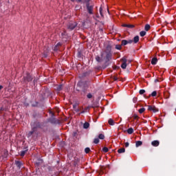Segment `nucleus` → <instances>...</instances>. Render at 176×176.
Here are the masks:
<instances>
[{
    "mask_svg": "<svg viewBox=\"0 0 176 176\" xmlns=\"http://www.w3.org/2000/svg\"><path fill=\"white\" fill-rule=\"evenodd\" d=\"M116 49H117V50H120V49H122V45H116Z\"/></svg>",
    "mask_w": 176,
    "mask_h": 176,
    "instance_id": "nucleus-29",
    "label": "nucleus"
},
{
    "mask_svg": "<svg viewBox=\"0 0 176 176\" xmlns=\"http://www.w3.org/2000/svg\"><path fill=\"white\" fill-rule=\"evenodd\" d=\"M54 52H57V50H58V47L57 45H56L54 47Z\"/></svg>",
    "mask_w": 176,
    "mask_h": 176,
    "instance_id": "nucleus-36",
    "label": "nucleus"
},
{
    "mask_svg": "<svg viewBox=\"0 0 176 176\" xmlns=\"http://www.w3.org/2000/svg\"><path fill=\"white\" fill-rule=\"evenodd\" d=\"M56 46L58 47L59 46H61V43H58L57 44H56Z\"/></svg>",
    "mask_w": 176,
    "mask_h": 176,
    "instance_id": "nucleus-41",
    "label": "nucleus"
},
{
    "mask_svg": "<svg viewBox=\"0 0 176 176\" xmlns=\"http://www.w3.org/2000/svg\"><path fill=\"white\" fill-rule=\"evenodd\" d=\"M98 138L100 140H104L105 138V136L103 134H100Z\"/></svg>",
    "mask_w": 176,
    "mask_h": 176,
    "instance_id": "nucleus-25",
    "label": "nucleus"
},
{
    "mask_svg": "<svg viewBox=\"0 0 176 176\" xmlns=\"http://www.w3.org/2000/svg\"><path fill=\"white\" fill-rule=\"evenodd\" d=\"M99 12H100V16H102V17L104 15L102 14V7L100 8Z\"/></svg>",
    "mask_w": 176,
    "mask_h": 176,
    "instance_id": "nucleus-33",
    "label": "nucleus"
},
{
    "mask_svg": "<svg viewBox=\"0 0 176 176\" xmlns=\"http://www.w3.org/2000/svg\"><path fill=\"white\" fill-rule=\"evenodd\" d=\"M127 67V63H122L121 65V68H122V69H126V68Z\"/></svg>",
    "mask_w": 176,
    "mask_h": 176,
    "instance_id": "nucleus-20",
    "label": "nucleus"
},
{
    "mask_svg": "<svg viewBox=\"0 0 176 176\" xmlns=\"http://www.w3.org/2000/svg\"><path fill=\"white\" fill-rule=\"evenodd\" d=\"M2 89H3V86L0 85V90H2Z\"/></svg>",
    "mask_w": 176,
    "mask_h": 176,
    "instance_id": "nucleus-44",
    "label": "nucleus"
},
{
    "mask_svg": "<svg viewBox=\"0 0 176 176\" xmlns=\"http://www.w3.org/2000/svg\"><path fill=\"white\" fill-rule=\"evenodd\" d=\"M133 118H134L135 120H137V119H138V116L136 114H134V115H133Z\"/></svg>",
    "mask_w": 176,
    "mask_h": 176,
    "instance_id": "nucleus-37",
    "label": "nucleus"
},
{
    "mask_svg": "<svg viewBox=\"0 0 176 176\" xmlns=\"http://www.w3.org/2000/svg\"><path fill=\"white\" fill-rule=\"evenodd\" d=\"M127 133L128 134H133V133H134V129H133V128H129L127 129Z\"/></svg>",
    "mask_w": 176,
    "mask_h": 176,
    "instance_id": "nucleus-15",
    "label": "nucleus"
},
{
    "mask_svg": "<svg viewBox=\"0 0 176 176\" xmlns=\"http://www.w3.org/2000/svg\"><path fill=\"white\" fill-rule=\"evenodd\" d=\"M139 93H140V94L142 95V94H144V93H145V90L144 89H140Z\"/></svg>",
    "mask_w": 176,
    "mask_h": 176,
    "instance_id": "nucleus-34",
    "label": "nucleus"
},
{
    "mask_svg": "<svg viewBox=\"0 0 176 176\" xmlns=\"http://www.w3.org/2000/svg\"><path fill=\"white\" fill-rule=\"evenodd\" d=\"M133 41L134 43H138V41H140V36H135Z\"/></svg>",
    "mask_w": 176,
    "mask_h": 176,
    "instance_id": "nucleus-10",
    "label": "nucleus"
},
{
    "mask_svg": "<svg viewBox=\"0 0 176 176\" xmlns=\"http://www.w3.org/2000/svg\"><path fill=\"white\" fill-rule=\"evenodd\" d=\"M155 82H157V80H156Z\"/></svg>",
    "mask_w": 176,
    "mask_h": 176,
    "instance_id": "nucleus-51",
    "label": "nucleus"
},
{
    "mask_svg": "<svg viewBox=\"0 0 176 176\" xmlns=\"http://www.w3.org/2000/svg\"><path fill=\"white\" fill-rule=\"evenodd\" d=\"M142 145V142L141 141H137L135 142V146L136 148H138V146H141Z\"/></svg>",
    "mask_w": 176,
    "mask_h": 176,
    "instance_id": "nucleus-16",
    "label": "nucleus"
},
{
    "mask_svg": "<svg viewBox=\"0 0 176 176\" xmlns=\"http://www.w3.org/2000/svg\"><path fill=\"white\" fill-rule=\"evenodd\" d=\"M125 151H126V149L124 148H120L118 151V153H124Z\"/></svg>",
    "mask_w": 176,
    "mask_h": 176,
    "instance_id": "nucleus-17",
    "label": "nucleus"
},
{
    "mask_svg": "<svg viewBox=\"0 0 176 176\" xmlns=\"http://www.w3.org/2000/svg\"><path fill=\"white\" fill-rule=\"evenodd\" d=\"M86 111H81L80 113H79V115H80V113H85Z\"/></svg>",
    "mask_w": 176,
    "mask_h": 176,
    "instance_id": "nucleus-45",
    "label": "nucleus"
},
{
    "mask_svg": "<svg viewBox=\"0 0 176 176\" xmlns=\"http://www.w3.org/2000/svg\"><path fill=\"white\" fill-rule=\"evenodd\" d=\"M128 43H127V40H122V45H123V46H126V45H127Z\"/></svg>",
    "mask_w": 176,
    "mask_h": 176,
    "instance_id": "nucleus-23",
    "label": "nucleus"
},
{
    "mask_svg": "<svg viewBox=\"0 0 176 176\" xmlns=\"http://www.w3.org/2000/svg\"><path fill=\"white\" fill-rule=\"evenodd\" d=\"M157 94V92L156 91H154L151 94L152 97H156V95Z\"/></svg>",
    "mask_w": 176,
    "mask_h": 176,
    "instance_id": "nucleus-26",
    "label": "nucleus"
},
{
    "mask_svg": "<svg viewBox=\"0 0 176 176\" xmlns=\"http://www.w3.org/2000/svg\"><path fill=\"white\" fill-rule=\"evenodd\" d=\"M157 63V58H153L151 60V64L152 65H156Z\"/></svg>",
    "mask_w": 176,
    "mask_h": 176,
    "instance_id": "nucleus-8",
    "label": "nucleus"
},
{
    "mask_svg": "<svg viewBox=\"0 0 176 176\" xmlns=\"http://www.w3.org/2000/svg\"><path fill=\"white\" fill-rule=\"evenodd\" d=\"M89 2H90V0H82V3H86V5L89 3Z\"/></svg>",
    "mask_w": 176,
    "mask_h": 176,
    "instance_id": "nucleus-28",
    "label": "nucleus"
},
{
    "mask_svg": "<svg viewBox=\"0 0 176 176\" xmlns=\"http://www.w3.org/2000/svg\"><path fill=\"white\" fill-rule=\"evenodd\" d=\"M138 112H139V113H144V112H145V108L142 107V108L140 109Z\"/></svg>",
    "mask_w": 176,
    "mask_h": 176,
    "instance_id": "nucleus-22",
    "label": "nucleus"
},
{
    "mask_svg": "<svg viewBox=\"0 0 176 176\" xmlns=\"http://www.w3.org/2000/svg\"><path fill=\"white\" fill-rule=\"evenodd\" d=\"M87 98H92L93 95H91V94H88L87 95Z\"/></svg>",
    "mask_w": 176,
    "mask_h": 176,
    "instance_id": "nucleus-35",
    "label": "nucleus"
},
{
    "mask_svg": "<svg viewBox=\"0 0 176 176\" xmlns=\"http://www.w3.org/2000/svg\"><path fill=\"white\" fill-rule=\"evenodd\" d=\"M65 35V32L62 33V36H64Z\"/></svg>",
    "mask_w": 176,
    "mask_h": 176,
    "instance_id": "nucleus-48",
    "label": "nucleus"
},
{
    "mask_svg": "<svg viewBox=\"0 0 176 176\" xmlns=\"http://www.w3.org/2000/svg\"><path fill=\"white\" fill-rule=\"evenodd\" d=\"M25 153H27V150L25 151H22L21 152V156H24V155H25Z\"/></svg>",
    "mask_w": 176,
    "mask_h": 176,
    "instance_id": "nucleus-32",
    "label": "nucleus"
},
{
    "mask_svg": "<svg viewBox=\"0 0 176 176\" xmlns=\"http://www.w3.org/2000/svg\"><path fill=\"white\" fill-rule=\"evenodd\" d=\"M75 111H76V112H79L80 110H79L78 108H77V109H75Z\"/></svg>",
    "mask_w": 176,
    "mask_h": 176,
    "instance_id": "nucleus-43",
    "label": "nucleus"
},
{
    "mask_svg": "<svg viewBox=\"0 0 176 176\" xmlns=\"http://www.w3.org/2000/svg\"><path fill=\"white\" fill-rule=\"evenodd\" d=\"M100 142V139L99 138H95L94 140V144H98Z\"/></svg>",
    "mask_w": 176,
    "mask_h": 176,
    "instance_id": "nucleus-27",
    "label": "nucleus"
},
{
    "mask_svg": "<svg viewBox=\"0 0 176 176\" xmlns=\"http://www.w3.org/2000/svg\"><path fill=\"white\" fill-rule=\"evenodd\" d=\"M72 1V2H74L75 1V0H71Z\"/></svg>",
    "mask_w": 176,
    "mask_h": 176,
    "instance_id": "nucleus-49",
    "label": "nucleus"
},
{
    "mask_svg": "<svg viewBox=\"0 0 176 176\" xmlns=\"http://www.w3.org/2000/svg\"><path fill=\"white\" fill-rule=\"evenodd\" d=\"M121 61H122V63H127V59L126 58V57H123L121 59Z\"/></svg>",
    "mask_w": 176,
    "mask_h": 176,
    "instance_id": "nucleus-24",
    "label": "nucleus"
},
{
    "mask_svg": "<svg viewBox=\"0 0 176 176\" xmlns=\"http://www.w3.org/2000/svg\"><path fill=\"white\" fill-rule=\"evenodd\" d=\"M55 89L57 91H60V90H63V85H56Z\"/></svg>",
    "mask_w": 176,
    "mask_h": 176,
    "instance_id": "nucleus-12",
    "label": "nucleus"
},
{
    "mask_svg": "<svg viewBox=\"0 0 176 176\" xmlns=\"http://www.w3.org/2000/svg\"><path fill=\"white\" fill-rule=\"evenodd\" d=\"M129 145H130V144L129 142H126L125 143V148H128Z\"/></svg>",
    "mask_w": 176,
    "mask_h": 176,
    "instance_id": "nucleus-38",
    "label": "nucleus"
},
{
    "mask_svg": "<svg viewBox=\"0 0 176 176\" xmlns=\"http://www.w3.org/2000/svg\"><path fill=\"white\" fill-rule=\"evenodd\" d=\"M140 36H145V35H146V32L142 31L140 32Z\"/></svg>",
    "mask_w": 176,
    "mask_h": 176,
    "instance_id": "nucleus-21",
    "label": "nucleus"
},
{
    "mask_svg": "<svg viewBox=\"0 0 176 176\" xmlns=\"http://www.w3.org/2000/svg\"><path fill=\"white\" fill-rule=\"evenodd\" d=\"M160 144V142H159V140H154L151 142V145L153 146H159Z\"/></svg>",
    "mask_w": 176,
    "mask_h": 176,
    "instance_id": "nucleus-5",
    "label": "nucleus"
},
{
    "mask_svg": "<svg viewBox=\"0 0 176 176\" xmlns=\"http://www.w3.org/2000/svg\"><path fill=\"white\" fill-rule=\"evenodd\" d=\"M113 80H118V77H114V78H113Z\"/></svg>",
    "mask_w": 176,
    "mask_h": 176,
    "instance_id": "nucleus-46",
    "label": "nucleus"
},
{
    "mask_svg": "<svg viewBox=\"0 0 176 176\" xmlns=\"http://www.w3.org/2000/svg\"><path fill=\"white\" fill-rule=\"evenodd\" d=\"M76 25H78V23H76V22H70L67 25V28L68 30L72 31V30H74L76 27Z\"/></svg>",
    "mask_w": 176,
    "mask_h": 176,
    "instance_id": "nucleus-3",
    "label": "nucleus"
},
{
    "mask_svg": "<svg viewBox=\"0 0 176 176\" xmlns=\"http://www.w3.org/2000/svg\"><path fill=\"white\" fill-rule=\"evenodd\" d=\"M145 31H149L151 30V25L149 24H146L144 27Z\"/></svg>",
    "mask_w": 176,
    "mask_h": 176,
    "instance_id": "nucleus-18",
    "label": "nucleus"
},
{
    "mask_svg": "<svg viewBox=\"0 0 176 176\" xmlns=\"http://www.w3.org/2000/svg\"><path fill=\"white\" fill-rule=\"evenodd\" d=\"M89 126H90V124H89V122H85V123L83 124L84 129H89Z\"/></svg>",
    "mask_w": 176,
    "mask_h": 176,
    "instance_id": "nucleus-19",
    "label": "nucleus"
},
{
    "mask_svg": "<svg viewBox=\"0 0 176 176\" xmlns=\"http://www.w3.org/2000/svg\"><path fill=\"white\" fill-rule=\"evenodd\" d=\"M108 123H109V124H110V126L115 125V121H113V120L112 118L109 119Z\"/></svg>",
    "mask_w": 176,
    "mask_h": 176,
    "instance_id": "nucleus-9",
    "label": "nucleus"
},
{
    "mask_svg": "<svg viewBox=\"0 0 176 176\" xmlns=\"http://www.w3.org/2000/svg\"><path fill=\"white\" fill-rule=\"evenodd\" d=\"M15 164L19 168H21V167H23V164L20 161H15Z\"/></svg>",
    "mask_w": 176,
    "mask_h": 176,
    "instance_id": "nucleus-6",
    "label": "nucleus"
},
{
    "mask_svg": "<svg viewBox=\"0 0 176 176\" xmlns=\"http://www.w3.org/2000/svg\"><path fill=\"white\" fill-rule=\"evenodd\" d=\"M148 110L151 111V112H154V113H155V112H158L159 111V109L156 108V107L151 105L148 106Z\"/></svg>",
    "mask_w": 176,
    "mask_h": 176,
    "instance_id": "nucleus-4",
    "label": "nucleus"
},
{
    "mask_svg": "<svg viewBox=\"0 0 176 176\" xmlns=\"http://www.w3.org/2000/svg\"><path fill=\"white\" fill-rule=\"evenodd\" d=\"M101 57L106 63L112 60V46L107 45L106 49L101 52Z\"/></svg>",
    "mask_w": 176,
    "mask_h": 176,
    "instance_id": "nucleus-1",
    "label": "nucleus"
},
{
    "mask_svg": "<svg viewBox=\"0 0 176 176\" xmlns=\"http://www.w3.org/2000/svg\"><path fill=\"white\" fill-rule=\"evenodd\" d=\"M26 80H28V82L32 80V76H31L30 74H27Z\"/></svg>",
    "mask_w": 176,
    "mask_h": 176,
    "instance_id": "nucleus-11",
    "label": "nucleus"
},
{
    "mask_svg": "<svg viewBox=\"0 0 176 176\" xmlns=\"http://www.w3.org/2000/svg\"><path fill=\"white\" fill-rule=\"evenodd\" d=\"M36 131V127H33L32 131L29 132V135H32Z\"/></svg>",
    "mask_w": 176,
    "mask_h": 176,
    "instance_id": "nucleus-14",
    "label": "nucleus"
},
{
    "mask_svg": "<svg viewBox=\"0 0 176 176\" xmlns=\"http://www.w3.org/2000/svg\"><path fill=\"white\" fill-rule=\"evenodd\" d=\"M123 27H126V28H134V25L130 24H124Z\"/></svg>",
    "mask_w": 176,
    "mask_h": 176,
    "instance_id": "nucleus-13",
    "label": "nucleus"
},
{
    "mask_svg": "<svg viewBox=\"0 0 176 176\" xmlns=\"http://www.w3.org/2000/svg\"><path fill=\"white\" fill-rule=\"evenodd\" d=\"M78 2H81L82 3V0H76Z\"/></svg>",
    "mask_w": 176,
    "mask_h": 176,
    "instance_id": "nucleus-47",
    "label": "nucleus"
},
{
    "mask_svg": "<svg viewBox=\"0 0 176 176\" xmlns=\"http://www.w3.org/2000/svg\"><path fill=\"white\" fill-rule=\"evenodd\" d=\"M133 102L135 104V102H137V98H134L133 99Z\"/></svg>",
    "mask_w": 176,
    "mask_h": 176,
    "instance_id": "nucleus-40",
    "label": "nucleus"
},
{
    "mask_svg": "<svg viewBox=\"0 0 176 176\" xmlns=\"http://www.w3.org/2000/svg\"><path fill=\"white\" fill-rule=\"evenodd\" d=\"M87 10L89 14H93V9H94V5H90V3L86 4Z\"/></svg>",
    "mask_w": 176,
    "mask_h": 176,
    "instance_id": "nucleus-2",
    "label": "nucleus"
},
{
    "mask_svg": "<svg viewBox=\"0 0 176 176\" xmlns=\"http://www.w3.org/2000/svg\"><path fill=\"white\" fill-rule=\"evenodd\" d=\"M85 153H89V152H90V148L89 147L85 148Z\"/></svg>",
    "mask_w": 176,
    "mask_h": 176,
    "instance_id": "nucleus-31",
    "label": "nucleus"
},
{
    "mask_svg": "<svg viewBox=\"0 0 176 176\" xmlns=\"http://www.w3.org/2000/svg\"><path fill=\"white\" fill-rule=\"evenodd\" d=\"M96 61H98V63H102V61H105L104 59L102 58V56L100 57L99 56H97L96 57Z\"/></svg>",
    "mask_w": 176,
    "mask_h": 176,
    "instance_id": "nucleus-7",
    "label": "nucleus"
},
{
    "mask_svg": "<svg viewBox=\"0 0 176 176\" xmlns=\"http://www.w3.org/2000/svg\"><path fill=\"white\" fill-rule=\"evenodd\" d=\"M87 109H89V107H87Z\"/></svg>",
    "mask_w": 176,
    "mask_h": 176,
    "instance_id": "nucleus-50",
    "label": "nucleus"
},
{
    "mask_svg": "<svg viewBox=\"0 0 176 176\" xmlns=\"http://www.w3.org/2000/svg\"><path fill=\"white\" fill-rule=\"evenodd\" d=\"M73 108H74V109H76L77 108H76V104H74L73 105Z\"/></svg>",
    "mask_w": 176,
    "mask_h": 176,
    "instance_id": "nucleus-42",
    "label": "nucleus"
},
{
    "mask_svg": "<svg viewBox=\"0 0 176 176\" xmlns=\"http://www.w3.org/2000/svg\"><path fill=\"white\" fill-rule=\"evenodd\" d=\"M103 152H104V153H107V152H108L109 149L108 147H104L102 148Z\"/></svg>",
    "mask_w": 176,
    "mask_h": 176,
    "instance_id": "nucleus-30",
    "label": "nucleus"
},
{
    "mask_svg": "<svg viewBox=\"0 0 176 176\" xmlns=\"http://www.w3.org/2000/svg\"><path fill=\"white\" fill-rule=\"evenodd\" d=\"M133 40H128L127 43H133Z\"/></svg>",
    "mask_w": 176,
    "mask_h": 176,
    "instance_id": "nucleus-39",
    "label": "nucleus"
}]
</instances>
